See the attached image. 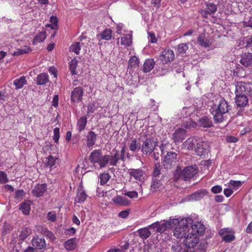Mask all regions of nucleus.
Returning a JSON list of instances; mask_svg holds the SVG:
<instances>
[{
	"label": "nucleus",
	"mask_w": 252,
	"mask_h": 252,
	"mask_svg": "<svg viewBox=\"0 0 252 252\" xmlns=\"http://www.w3.org/2000/svg\"><path fill=\"white\" fill-rule=\"evenodd\" d=\"M230 110L231 105L223 99H221L218 104H214L210 110L214 122L220 124L226 121L228 119L227 114Z\"/></svg>",
	"instance_id": "f257e3e1"
},
{
	"label": "nucleus",
	"mask_w": 252,
	"mask_h": 252,
	"mask_svg": "<svg viewBox=\"0 0 252 252\" xmlns=\"http://www.w3.org/2000/svg\"><path fill=\"white\" fill-rule=\"evenodd\" d=\"M173 220H177L178 221L175 223H173V225H171V228L174 227V236L178 239L185 238L189 232L191 224L193 222L192 219L188 217L181 220L176 218L173 219Z\"/></svg>",
	"instance_id": "f03ea898"
},
{
	"label": "nucleus",
	"mask_w": 252,
	"mask_h": 252,
	"mask_svg": "<svg viewBox=\"0 0 252 252\" xmlns=\"http://www.w3.org/2000/svg\"><path fill=\"white\" fill-rule=\"evenodd\" d=\"M141 137L145 139L142 141L141 152L146 155L151 154L156 148L157 142L155 141L153 136L149 135L146 132H141Z\"/></svg>",
	"instance_id": "7ed1b4c3"
},
{
	"label": "nucleus",
	"mask_w": 252,
	"mask_h": 252,
	"mask_svg": "<svg viewBox=\"0 0 252 252\" xmlns=\"http://www.w3.org/2000/svg\"><path fill=\"white\" fill-rule=\"evenodd\" d=\"M108 157L105 155L102 156V152L100 149L94 150L89 157L90 161L95 166L97 163L99 165V169H102L106 166V163Z\"/></svg>",
	"instance_id": "20e7f679"
},
{
	"label": "nucleus",
	"mask_w": 252,
	"mask_h": 252,
	"mask_svg": "<svg viewBox=\"0 0 252 252\" xmlns=\"http://www.w3.org/2000/svg\"><path fill=\"white\" fill-rule=\"evenodd\" d=\"M176 222H178L177 220L170 219L169 221H164L163 222L156 221L149 225L148 227L151 229H154L156 232L163 233L167 229L171 228V225H173V223H175Z\"/></svg>",
	"instance_id": "39448f33"
},
{
	"label": "nucleus",
	"mask_w": 252,
	"mask_h": 252,
	"mask_svg": "<svg viewBox=\"0 0 252 252\" xmlns=\"http://www.w3.org/2000/svg\"><path fill=\"white\" fill-rule=\"evenodd\" d=\"M113 152H114L113 155H106L108 157L106 165L109 163L110 166H116L119 160L122 161L125 160V147H123L121 151L114 149Z\"/></svg>",
	"instance_id": "423d86ee"
},
{
	"label": "nucleus",
	"mask_w": 252,
	"mask_h": 252,
	"mask_svg": "<svg viewBox=\"0 0 252 252\" xmlns=\"http://www.w3.org/2000/svg\"><path fill=\"white\" fill-rule=\"evenodd\" d=\"M235 94L249 95L252 98V89L249 83L243 81L237 82L235 85Z\"/></svg>",
	"instance_id": "0eeeda50"
},
{
	"label": "nucleus",
	"mask_w": 252,
	"mask_h": 252,
	"mask_svg": "<svg viewBox=\"0 0 252 252\" xmlns=\"http://www.w3.org/2000/svg\"><path fill=\"white\" fill-rule=\"evenodd\" d=\"M177 154L174 152H168L164 156L163 166L165 169H171L177 162Z\"/></svg>",
	"instance_id": "6e6552de"
},
{
	"label": "nucleus",
	"mask_w": 252,
	"mask_h": 252,
	"mask_svg": "<svg viewBox=\"0 0 252 252\" xmlns=\"http://www.w3.org/2000/svg\"><path fill=\"white\" fill-rule=\"evenodd\" d=\"M198 172L196 165H190L185 167L181 172V177L185 181H188L193 177Z\"/></svg>",
	"instance_id": "1a4fd4ad"
},
{
	"label": "nucleus",
	"mask_w": 252,
	"mask_h": 252,
	"mask_svg": "<svg viewBox=\"0 0 252 252\" xmlns=\"http://www.w3.org/2000/svg\"><path fill=\"white\" fill-rule=\"evenodd\" d=\"M209 147V145L207 141L198 138L196 147L195 148L196 154L198 156L205 155L207 153Z\"/></svg>",
	"instance_id": "9d476101"
},
{
	"label": "nucleus",
	"mask_w": 252,
	"mask_h": 252,
	"mask_svg": "<svg viewBox=\"0 0 252 252\" xmlns=\"http://www.w3.org/2000/svg\"><path fill=\"white\" fill-rule=\"evenodd\" d=\"M206 9H201L199 12L203 17L207 18L208 15L214 14L217 11L218 6L210 1L206 3Z\"/></svg>",
	"instance_id": "9b49d317"
},
{
	"label": "nucleus",
	"mask_w": 252,
	"mask_h": 252,
	"mask_svg": "<svg viewBox=\"0 0 252 252\" xmlns=\"http://www.w3.org/2000/svg\"><path fill=\"white\" fill-rule=\"evenodd\" d=\"M187 136V130L183 128H179L175 130L172 134V140L175 143H181Z\"/></svg>",
	"instance_id": "f8f14e48"
},
{
	"label": "nucleus",
	"mask_w": 252,
	"mask_h": 252,
	"mask_svg": "<svg viewBox=\"0 0 252 252\" xmlns=\"http://www.w3.org/2000/svg\"><path fill=\"white\" fill-rule=\"evenodd\" d=\"M199 237L191 233L188 234L184 241V245L188 248H193L198 243Z\"/></svg>",
	"instance_id": "ddd939ff"
},
{
	"label": "nucleus",
	"mask_w": 252,
	"mask_h": 252,
	"mask_svg": "<svg viewBox=\"0 0 252 252\" xmlns=\"http://www.w3.org/2000/svg\"><path fill=\"white\" fill-rule=\"evenodd\" d=\"M84 90L81 87H76L71 93L70 100L73 102H79L82 100Z\"/></svg>",
	"instance_id": "4468645a"
},
{
	"label": "nucleus",
	"mask_w": 252,
	"mask_h": 252,
	"mask_svg": "<svg viewBox=\"0 0 252 252\" xmlns=\"http://www.w3.org/2000/svg\"><path fill=\"white\" fill-rule=\"evenodd\" d=\"M174 52L171 49L163 51L160 55V59L163 63L171 62L174 59Z\"/></svg>",
	"instance_id": "2eb2a0df"
},
{
	"label": "nucleus",
	"mask_w": 252,
	"mask_h": 252,
	"mask_svg": "<svg viewBox=\"0 0 252 252\" xmlns=\"http://www.w3.org/2000/svg\"><path fill=\"white\" fill-rule=\"evenodd\" d=\"M197 42L200 46L204 48L210 47L212 45L211 39L208 38V36H206L205 33L199 34L197 38Z\"/></svg>",
	"instance_id": "dca6fc26"
},
{
	"label": "nucleus",
	"mask_w": 252,
	"mask_h": 252,
	"mask_svg": "<svg viewBox=\"0 0 252 252\" xmlns=\"http://www.w3.org/2000/svg\"><path fill=\"white\" fill-rule=\"evenodd\" d=\"M192 231L190 233L192 234L196 235V236H201L203 235L205 230V226L204 224L200 222H195V223H193L191 224Z\"/></svg>",
	"instance_id": "f3484780"
},
{
	"label": "nucleus",
	"mask_w": 252,
	"mask_h": 252,
	"mask_svg": "<svg viewBox=\"0 0 252 252\" xmlns=\"http://www.w3.org/2000/svg\"><path fill=\"white\" fill-rule=\"evenodd\" d=\"M31 242L33 247L36 249L42 250L46 246L45 239L38 235L33 236Z\"/></svg>",
	"instance_id": "a211bd4d"
},
{
	"label": "nucleus",
	"mask_w": 252,
	"mask_h": 252,
	"mask_svg": "<svg viewBox=\"0 0 252 252\" xmlns=\"http://www.w3.org/2000/svg\"><path fill=\"white\" fill-rule=\"evenodd\" d=\"M47 190V185L46 184H38L32 191L33 196L36 197H39L44 194Z\"/></svg>",
	"instance_id": "6ab92c4d"
},
{
	"label": "nucleus",
	"mask_w": 252,
	"mask_h": 252,
	"mask_svg": "<svg viewBox=\"0 0 252 252\" xmlns=\"http://www.w3.org/2000/svg\"><path fill=\"white\" fill-rule=\"evenodd\" d=\"M145 173L144 171L140 169H129L128 174L130 175V178H134L137 181H142L143 179V175Z\"/></svg>",
	"instance_id": "aec40b11"
},
{
	"label": "nucleus",
	"mask_w": 252,
	"mask_h": 252,
	"mask_svg": "<svg viewBox=\"0 0 252 252\" xmlns=\"http://www.w3.org/2000/svg\"><path fill=\"white\" fill-rule=\"evenodd\" d=\"M235 102L238 107H245L248 103V96L246 95L235 94Z\"/></svg>",
	"instance_id": "412c9836"
},
{
	"label": "nucleus",
	"mask_w": 252,
	"mask_h": 252,
	"mask_svg": "<svg viewBox=\"0 0 252 252\" xmlns=\"http://www.w3.org/2000/svg\"><path fill=\"white\" fill-rule=\"evenodd\" d=\"M96 139V134L93 131H90L88 133L86 139V143L87 147L89 148H92L95 145Z\"/></svg>",
	"instance_id": "4be33fe9"
},
{
	"label": "nucleus",
	"mask_w": 252,
	"mask_h": 252,
	"mask_svg": "<svg viewBox=\"0 0 252 252\" xmlns=\"http://www.w3.org/2000/svg\"><path fill=\"white\" fill-rule=\"evenodd\" d=\"M241 64L246 67H249L252 65V53H245L242 55L240 61Z\"/></svg>",
	"instance_id": "5701e85b"
},
{
	"label": "nucleus",
	"mask_w": 252,
	"mask_h": 252,
	"mask_svg": "<svg viewBox=\"0 0 252 252\" xmlns=\"http://www.w3.org/2000/svg\"><path fill=\"white\" fill-rule=\"evenodd\" d=\"M87 195L86 194L83 186H80L77 189V195L75 198V201L79 203L84 202L86 199Z\"/></svg>",
	"instance_id": "b1692460"
},
{
	"label": "nucleus",
	"mask_w": 252,
	"mask_h": 252,
	"mask_svg": "<svg viewBox=\"0 0 252 252\" xmlns=\"http://www.w3.org/2000/svg\"><path fill=\"white\" fill-rule=\"evenodd\" d=\"M208 191L206 189H200L197 190L189 196V200L192 201H198L203 198L207 194Z\"/></svg>",
	"instance_id": "393cba45"
},
{
	"label": "nucleus",
	"mask_w": 252,
	"mask_h": 252,
	"mask_svg": "<svg viewBox=\"0 0 252 252\" xmlns=\"http://www.w3.org/2000/svg\"><path fill=\"white\" fill-rule=\"evenodd\" d=\"M197 141L198 139L194 137H189L183 143V146L185 149L188 150H192L195 148V145L197 144Z\"/></svg>",
	"instance_id": "a878e982"
},
{
	"label": "nucleus",
	"mask_w": 252,
	"mask_h": 252,
	"mask_svg": "<svg viewBox=\"0 0 252 252\" xmlns=\"http://www.w3.org/2000/svg\"><path fill=\"white\" fill-rule=\"evenodd\" d=\"M49 81V78L48 74L41 73L37 75L36 84L37 85L42 86L45 85Z\"/></svg>",
	"instance_id": "bb28decb"
},
{
	"label": "nucleus",
	"mask_w": 252,
	"mask_h": 252,
	"mask_svg": "<svg viewBox=\"0 0 252 252\" xmlns=\"http://www.w3.org/2000/svg\"><path fill=\"white\" fill-rule=\"evenodd\" d=\"M64 246L68 251L75 250L77 247L76 238H72L68 239L64 242Z\"/></svg>",
	"instance_id": "cd10ccee"
},
{
	"label": "nucleus",
	"mask_w": 252,
	"mask_h": 252,
	"mask_svg": "<svg viewBox=\"0 0 252 252\" xmlns=\"http://www.w3.org/2000/svg\"><path fill=\"white\" fill-rule=\"evenodd\" d=\"M155 65V62L153 59H146L143 64V71L148 73L154 68Z\"/></svg>",
	"instance_id": "c85d7f7f"
},
{
	"label": "nucleus",
	"mask_w": 252,
	"mask_h": 252,
	"mask_svg": "<svg viewBox=\"0 0 252 252\" xmlns=\"http://www.w3.org/2000/svg\"><path fill=\"white\" fill-rule=\"evenodd\" d=\"M199 125L201 127L209 128L213 126V123L210 118L204 116L199 119Z\"/></svg>",
	"instance_id": "c756f323"
},
{
	"label": "nucleus",
	"mask_w": 252,
	"mask_h": 252,
	"mask_svg": "<svg viewBox=\"0 0 252 252\" xmlns=\"http://www.w3.org/2000/svg\"><path fill=\"white\" fill-rule=\"evenodd\" d=\"M114 203L121 206H128L130 202L125 197L117 196L113 199Z\"/></svg>",
	"instance_id": "7c9ffc66"
},
{
	"label": "nucleus",
	"mask_w": 252,
	"mask_h": 252,
	"mask_svg": "<svg viewBox=\"0 0 252 252\" xmlns=\"http://www.w3.org/2000/svg\"><path fill=\"white\" fill-rule=\"evenodd\" d=\"M129 150L132 152L139 150L140 148V143L136 138L131 139L128 143Z\"/></svg>",
	"instance_id": "2f4dec72"
},
{
	"label": "nucleus",
	"mask_w": 252,
	"mask_h": 252,
	"mask_svg": "<svg viewBox=\"0 0 252 252\" xmlns=\"http://www.w3.org/2000/svg\"><path fill=\"white\" fill-rule=\"evenodd\" d=\"M27 83V80L24 76L20 77L19 78L16 79L13 81V85L15 86V89L16 90L22 88Z\"/></svg>",
	"instance_id": "473e14b6"
},
{
	"label": "nucleus",
	"mask_w": 252,
	"mask_h": 252,
	"mask_svg": "<svg viewBox=\"0 0 252 252\" xmlns=\"http://www.w3.org/2000/svg\"><path fill=\"white\" fill-rule=\"evenodd\" d=\"M46 38V33L44 31L38 33L32 40V44L35 45L43 42Z\"/></svg>",
	"instance_id": "72a5a7b5"
},
{
	"label": "nucleus",
	"mask_w": 252,
	"mask_h": 252,
	"mask_svg": "<svg viewBox=\"0 0 252 252\" xmlns=\"http://www.w3.org/2000/svg\"><path fill=\"white\" fill-rule=\"evenodd\" d=\"M162 186L160 179L156 177H152L151 185V190L153 191H156Z\"/></svg>",
	"instance_id": "f704fd0d"
},
{
	"label": "nucleus",
	"mask_w": 252,
	"mask_h": 252,
	"mask_svg": "<svg viewBox=\"0 0 252 252\" xmlns=\"http://www.w3.org/2000/svg\"><path fill=\"white\" fill-rule=\"evenodd\" d=\"M100 39L109 40L112 37V31L110 29H106L98 35Z\"/></svg>",
	"instance_id": "c9c22d12"
},
{
	"label": "nucleus",
	"mask_w": 252,
	"mask_h": 252,
	"mask_svg": "<svg viewBox=\"0 0 252 252\" xmlns=\"http://www.w3.org/2000/svg\"><path fill=\"white\" fill-rule=\"evenodd\" d=\"M57 158L56 157L50 155L45 159V165L46 167L50 169L53 168L56 163Z\"/></svg>",
	"instance_id": "e433bc0d"
},
{
	"label": "nucleus",
	"mask_w": 252,
	"mask_h": 252,
	"mask_svg": "<svg viewBox=\"0 0 252 252\" xmlns=\"http://www.w3.org/2000/svg\"><path fill=\"white\" fill-rule=\"evenodd\" d=\"M87 118L86 116H83L81 117L77 122V127L79 132L83 130L87 125Z\"/></svg>",
	"instance_id": "4c0bfd02"
},
{
	"label": "nucleus",
	"mask_w": 252,
	"mask_h": 252,
	"mask_svg": "<svg viewBox=\"0 0 252 252\" xmlns=\"http://www.w3.org/2000/svg\"><path fill=\"white\" fill-rule=\"evenodd\" d=\"M137 233H138V235L140 236V237L143 239H147L150 236L151 234V232L147 227H144L138 229L137 230Z\"/></svg>",
	"instance_id": "58836bf2"
},
{
	"label": "nucleus",
	"mask_w": 252,
	"mask_h": 252,
	"mask_svg": "<svg viewBox=\"0 0 252 252\" xmlns=\"http://www.w3.org/2000/svg\"><path fill=\"white\" fill-rule=\"evenodd\" d=\"M32 233V230L30 227H24L21 231L20 234L19 235V239L20 240H24L29 236Z\"/></svg>",
	"instance_id": "ea45409f"
},
{
	"label": "nucleus",
	"mask_w": 252,
	"mask_h": 252,
	"mask_svg": "<svg viewBox=\"0 0 252 252\" xmlns=\"http://www.w3.org/2000/svg\"><path fill=\"white\" fill-rule=\"evenodd\" d=\"M79 61L76 58H74L69 63V69L71 74L73 75L76 74V69L78 65Z\"/></svg>",
	"instance_id": "a19ab883"
},
{
	"label": "nucleus",
	"mask_w": 252,
	"mask_h": 252,
	"mask_svg": "<svg viewBox=\"0 0 252 252\" xmlns=\"http://www.w3.org/2000/svg\"><path fill=\"white\" fill-rule=\"evenodd\" d=\"M19 210L22 211L24 215H28L30 214L31 211V206L29 203L23 202L19 205Z\"/></svg>",
	"instance_id": "79ce46f5"
},
{
	"label": "nucleus",
	"mask_w": 252,
	"mask_h": 252,
	"mask_svg": "<svg viewBox=\"0 0 252 252\" xmlns=\"http://www.w3.org/2000/svg\"><path fill=\"white\" fill-rule=\"evenodd\" d=\"M121 44L126 46H129L132 42V35L130 34H126L121 37Z\"/></svg>",
	"instance_id": "37998d69"
},
{
	"label": "nucleus",
	"mask_w": 252,
	"mask_h": 252,
	"mask_svg": "<svg viewBox=\"0 0 252 252\" xmlns=\"http://www.w3.org/2000/svg\"><path fill=\"white\" fill-rule=\"evenodd\" d=\"M139 64V59L136 56H133L130 58L128 61L129 68H136Z\"/></svg>",
	"instance_id": "c03bdc74"
},
{
	"label": "nucleus",
	"mask_w": 252,
	"mask_h": 252,
	"mask_svg": "<svg viewBox=\"0 0 252 252\" xmlns=\"http://www.w3.org/2000/svg\"><path fill=\"white\" fill-rule=\"evenodd\" d=\"M111 176L109 173H101L99 175L100 184L101 186L105 185L110 180Z\"/></svg>",
	"instance_id": "a18cd8bd"
},
{
	"label": "nucleus",
	"mask_w": 252,
	"mask_h": 252,
	"mask_svg": "<svg viewBox=\"0 0 252 252\" xmlns=\"http://www.w3.org/2000/svg\"><path fill=\"white\" fill-rule=\"evenodd\" d=\"M41 233L44 236H45L48 238L50 239L51 240H54L55 239V237L54 233L49 230L48 229L46 228H44L43 227H41Z\"/></svg>",
	"instance_id": "49530a36"
},
{
	"label": "nucleus",
	"mask_w": 252,
	"mask_h": 252,
	"mask_svg": "<svg viewBox=\"0 0 252 252\" xmlns=\"http://www.w3.org/2000/svg\"><path fill=\"white\" fill-rule=\"evenodd\" d=\"M32 49L28 46H24L23 48L18 49L16 51L13 53L14 56H19L20 55L27 54L31 52Z\"/></svg>",
	"instance_id": "de8ad7c7"
},
{
	"label": "nucleus",
	"mask_w": 252,
	"mask_h": 252,
	"mask_svg": "<svg viewBox=\"0 0 252 252\" xmlns=\"http://www.w3.org/2000/svg\"><path fill=\"white\" fill-rule=\"evenodd\" d=\"M80 50V43L78 42L72 43L69 48L70 51L73 52L77 55L79 54Z\"/></svg>",
	"instance_id": "09e8293b"
},
{
	"label": "nucleus",
	"mask_w": 252,
	"mask_h": 252,
	"mask_svg": "<svg viewBox=\"0 0 252 252\" xmlns=\"http://www.w3.org/2000/svg\"><path fill=\"white\" fill-rule=\"evenodd\" d=\"M50 22L51 24H47L46 25V27H50L52 30H56L57 29L58 27V19L56 17L51 16L50 17Z\"/></svg>",
	"instance_id": "8fccbe9b"
},
{
	"label": "nucleus",
	"mask_w": 252,
	"mask_h": 252,
	"mask_svg": "<svg viewBox=\"0 0 252 252\" xmlns=\"http://www.w3.org/2000/svg\"><path fill=\"white\" fill-rule=\"evenodd\" d=\"M161 169V167L160 165L159 162H157L155 164V168L153 173V177H156L159 178V176L160 174V170Z\"/></svg>",
	"instance_id": "3c124183"
},
{
	"label": "nucleus",
	"mask_w": 252,
	"mask_h": 252,
	"mask_svg": "<svg viewBox=\"0 0 252 252\" xmlns=\"http://www.w3.org/2000/svg\"><path fill=\"white\" fill-rule=\"evenodd\" d=\"M13 229V227H12L11 225L7 223H4L2 226V234L3 235H5L7 234L10 233Z\"/></svg>",
	"instance_id": "603ef678"
},
{
	"label": "nucleus",
	"mask_w": 252,
	"mask_h": 252,
	"mask_svg": "<svg viewBox=\"0 0 252 252\" xmlns=\"http://www.w3.org/2000/svg\"><path fill=\"white\" fill-rule=\"evenodd\" d=\"M235 239V236H234V233L225 235L223 237H222V241L226 243L231 242Z\"/></svg>",
	"instance_id": "864d4df0"
},
{
	"label": "nucleus",
	"mask_w": 252,
	"mask_h": 252,
	"mask_svg": "<svg viewBox=\"0 0 252 252\" xmlns=\"http://www.w3.org/2000/svg\"><path fill=\"white\" fill-rule=\"evenodd\" d=\"M188 45L187 43H181L178 45L177 48L178 52L180 54L185 53L188 49Z\"/></svg>",
	"instance_id": "5fc2aeb1"
},
{
	"label": "nucleus",
	"mask_w": 252,
	"mask_h": 252,
	"mask_svg": "<svg viewBox=\"0 0 252 252\" xmlns=\"http://www.w3.org/2000/svg\"><path fill=\"white\" fill-rule=\"evenodd\" d=\"M231 233H234V232L232 229L229 228H224L220 229L219 231V235L223 237L225 235L229 234Z\"/></svg>",
	"instance_id": "6e6d98bb"
},
{
	"label": "nucleus",
	"mask_w": 252,
	"mask_h": 252,
	"mask_svg": "<svg viewBox=\"0 0 252 252\" xmlns=\"http://www.w3.org/2000/svg\"><path fill=\"white\" fill-rule=\"evenodd\" d=\"M242 42L243 43V44L245 47H249L252 43V37L251 36L244 37L243 38Z\"/></svg>",
	"instance_id": "4d7b16f0"
},
{
	"label": "nucleus",
	"mask_w": 252,
	"mask_h": 252,
	"mask_svg": "<svg viewBox=\"0 0 252 252\" xmlns=\"http://www.w3.org/2000/svg\"><path fill=\"white\" fill-rule=\"evenodd\" d=\"M53 140H54L55 143H58L60 137V128L57 127H55L53 130Z\"/></svg>",
	"instance_id": "13d9d810"
},
{
	"label": "nucleus",
	"mask_w": 252,
	"mask_h": 252,
	"mask_svg": "<svg viewBox=\"0 0 252 252\" xmlns=\"http://www.w3.org/2000/svg\"><path fill=\"white\" fill-rule=\"evenodd\" d=\"M229 184L234 189H237L242 185L243 182L231 180L229 181Z\"/></svg>",
	"instance_id": "bf43d9fd"
},
{
	"label": "nucleus",
	"mask_w": 252,
	"mask_h": 252,
	"mask_svg": "<svg viewBox=\"0 0 252 252\" xmlns=\"http://www.w3.org/2000/svg\"><path fill=\"white\" fill-rule=\"evenodd\" d=\"M48 220L54 222L56 220L57 216L55 211H50L48 213L47 216Z\"/></svg>",
	"instance_id": "052dcab7"
},
{
	"label": "nucleus",
	"mask_w": 252,
	"mask_h": 252,
	"mask_svg": "<svg viewBox=\"0 0 252 252\" xmlns=\"http://www.w3.org/2000/svg\"><path fill=\"white\" fill-rule=\"evenodd\" d=\"M124 194L125 196H127L131 199L134 198H137L138 196V193L136 191H125Z\"/></svg>",
	"instance_id": "680f3d73"
},
{
	"label": "nucleus",
	"mask_w": 252,
	"mask_h": 252,
	"mask_svg": "<svg viewBox=\"0 0 252 252\" xmlns=\"http://www.w3.org/2000/svg\"><path fill=\"white\" fill-rule=\"evenodd\" d=\"M8 181L7 174L3 171H0V183L4 184L7 182Z\"/></svg>",
	"instance_id": "e2e57ef3"
},
{
	"label": "nucleus",
	"mask_w": 252,
	"mask_h": 252,
	"mask_svg": "<svg viewBox=\"0 0 252 252\" xmlns=\"http://www.w3.org/2000/svg\"><path fill=\"white\" fill-rule=\"evenodd\" d=\"M25 195V192L23 189H18L15 191V198L19 199L23 198Z\"/></svg>",
	"instance_id": "0e129e2a"
},
{
	"label": "nucleus",
	"mask_w": 252,
	"mask_h": 252,
	"mask_svg": "<svg viewBox=\"0 0 252 252\" xmlns=\"http://www.w3.org/2000/svg\"><path fill=\"white\" fill-rule=\"evenodd\" d=\"M222 189L221 186L216 185L211 188V191L214 193H219L221 192Z\"/></svg>",
	"instance_id": "69168bd1"
},
{
	"label": "nucleus",
	"mask_w": 252,
	"mask_h": 252,
	"mask_svg": "<svg viewBox=\"0 0 252 252\" xmlns=\"http://www.w3.org/2000/svg\"><path fill=\"white\" fill-rule=\"evenodd\" d=\"M149 36V41H150L152 43H156L157 41V39L156 37L155 34L154 32H148Z\"/></svg>",
	"instance_id": "338daca9"
},
{
	"label": "nucleus",
	"mask_w": 252,
	"mask_h": 252,
	"mask_svg": "<svg viewBox=\"0 0 252 252\" xmlns=\"http://www.w3.org/2000/svg\"><path fill=\"white\" fill-rule=\"evenodd\" d=\"M95 110V104L94 103H90L87 106V113H94Z\"/></svg>",
	"instance_id": "774afa93"
}]
</instances>
